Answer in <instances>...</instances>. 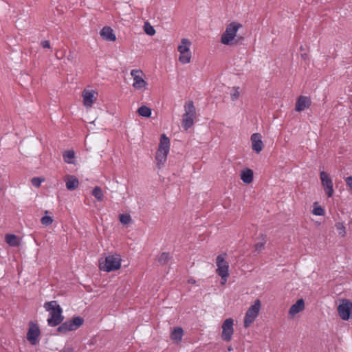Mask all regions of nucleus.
I'll use <instances>...</instances> for the list:
<instances>
[{
  "label": "nucleus",
  "mask_w": 352,
  "mask_h": 352,
  "mask_svg": "<svg viewBox=\"0 0 352 352\" xmlns=\"http://www.w3.org/2000/svg\"><path fill=\"white\" fill-rule=\"evenodd\" d=\"M183 329L181 327H175L171 333L170 338L173 340L180 342L183 336Z\"/></svg>",
  "instance_id": "obj_22"
},
{
  "label": "nucleus",
  "mask_w": 352,
  "mask_h": 352,
  "mask_svg": "<svg viewBox=\"0 0 352 352\" xmlns=\"http://www.w3.org/2000/svg\"><path fill=\"white\" fill-rule=\"evenodd\" d=\"M84 320L80 316L73 318L72 320H69L62 323L58 327V331L61 333H66L67 331H75L78 329L82 324Z\"/></svg>",
  "instance_id": "obj_8"
},
{
  "label": "nucleus",
  "mask_w": 352,
  "mask_h": 352,
  "mask_svg": "<svg viewBox=\"0 0 352 352\" xmlns=\"http://www.w3.org/2000/svg\"><path fill=\"white\" fill-rule=\"evenodd\" d=\"M218 275L221 277V284L225 285L229 276V273H223Z\"/></svg>",
  "instance_id": "obj_36"
},
{
  "label": "nucleus",
  "mask_w": 352,
  "mask_h": 352,
  "mask_svg": "<svg viewBox=\"0 0 352 352\" xmlns=\"http://www.w3.org/2000/svg\"><path fill=\"white\" fill-rule=\"evenodd\" d=\"M184 111L182 126L184 130L187 131L192 126L196 117V109L192 101H188L185 104Z\"/></svg>",
  "instance_id": "obj_3"
},
{
  "label": "nucleus",
  "mask_w": 352,
  "mask_h": 352,
  "mask_svg": "<svg viewBox=\"0 0 352 352\" xmlns=\"http://www.w3.org/2000/svg\"><path fill=\"white\" fill-rule=\"evenodd\" d=\"M41 223L44 226H49L52 223L53 219L50 216H44L41 219Z\"/></svg>",
  "instance_id": "obj_34"
},
{
  "label": "nucleus",
  "mask_w": 352,
  "mask_h": 352,
  "mask_svg": "<svg viewBox=\"0 0 352 352\" xmlns=\"http://www.w3.org/2000/svg\"><path fill=\"white\" fill-rule=\"evenodd\" d=\"M265 243V240L264 239L262 241L257 242L255 244V252H261L264 249V245Z\"/></svg>",
  "instance_id": "obj_33"
},
{
  "label": "nucleus",
  "mask_w": 352,
  "mask_h": 352,
  "mask_svg": "<svg viewBox=\"0 0 352 352\" xmlns=\"http://www.w3.org/2000/svg\"><path fill=\"white\" fill-rule=\"evenodd\" d=\"M67 59H68L69 60H72L73 57H72L71 56H69L67 57Z\"/></svg>",
  "instance_id": "obj_43"
},
{
  "label": "nucleus",
  "mask_w": 352,
  "mask_h": 352,
  "mask_svg": "<svg viewBox=\"0 0 352 352\" xmlns=\"http://www.w3.org/2000/svg\"><path fill=\"white\" fill-rule=\"evenodd\" d=\"M41 45L43 48H50V43L49 41H41Z\"/></svg>",
  "instance_id": "obj_39"
},
{
  "label": "nucleus",
  "mask_w": 352,
  "mask_h": 352,
  "mask_svg": "<svg viewBox=\"0 0 352 352\" xmlns=\"http://www.w3.org/2000/svg\"><path fill=\"white\" fill-rule=\"evenodd\" d=\"M92 195L98 200L102 201L104 197L103 192L101 188L98 186H96L92 190Z\"/></svg>",
  "instance_id": "obj_26"
},
{
  "label": "nucleus",
  "mask_w": 352,
  "mask_h": 352,
  "mask_svg": "<svg viewBox=\"0 0 352 352\" xmlns=\"http://www.w3.org/2000/svg\"><path fill=\"white\" fill-rule=\"evenodd\" d=\"M190 45L191 42L188 38H182L181 43L177 47V51L179 52V61L182 64L190 62L192 57Z\"/></svg>",
  "instance_id": "obj_5"
},
{
  "label": "nucleus",
  "mask_w": 352,
  "mask_h": 352,
  "mask_svg": "<svg viewBox=\"0 0 352 352\" xmlns=\"http://www.w3.org/2000/svg\"><path fill=\"white\" fill-rule=\"evenodd\" d=\"M170 258V256L169 253H168V252H163L159 256L158 261L162 265H166L168 262Z\"/></svg>",
  "instance_id": "obj_30"
},
{
  "label": "nucleus",
  "mask_w": 352,
  "mask_h": 352,
  "mask_svg": "<svg viewBox=\"0 0 352 352\" xmlns=\"http://www.w3.org/2000/svg\"><path fill=\"white\" fill-rule=\"evenodd\" d=\"M73 349L72 347H65L59 352H72Z\"/></svg>",
  "instance_id": "obj_40"
},
{
  "label": "nucleus",
  "mask_w": 352,
  "mask_h": 352,
  "mask_svg": "<svg viewBox=\"0 0 352 352\" xmlns=\"http://www.w3.org/2000/svg\"><path fill=\"white\" fill-rule=\"evenodd\" d=\"M121 261L120 254H109L106 256L104 262L100 261V268L107 272L119 270L121 267Z\"/></svg>",
  "instance_id": "obj_2"
},
{
  "label": "nucleus",
  "mask_w": 352,
  "mask_h": 352,
  "mask_svg": "<svg viewBox=\"0 0 352 352\" xmlns=\"http://www.w3.org/2000/svg\"><path fill=\"white\" fill-rule=\"evenodd\" d=\"M230 97L232 101L236 100L240 96V88L239 87H233L230 89Z\"/></svg>",
  "instance_id": "obj_27"
},
{
  "label": "nucleus",
  "mask_w": 352,
  "mask_h": 352,
  "mask_svg": "<svg viewBox=\"0 0 352 352\" xmlns=\"http://www.w3.org/2000/svg\"><path fill=\"white\" fill-rule=\"evenodd\" d=\"M63 154L70 155V154H75V153H74V151L73 150H68V151H65Z\"/></svg>",
  "instance_id": "obj_41"
},
{
  "label": "nucleus",
  "mask_w": 352,
  "mask_h": 352,
  "mask_svg": "<svg viewBox=\"0 0 352 352\" xmlns=\"http://www.w3.org/2000/svg\"><path fill=\"white\" fill-rule=\"evenodd\" d=\"M227 257V254H221L217 256L216 258V265L217 270L216 272L217 274H223V273H229V263L226 260Z\"/></svg>",
  "instance_id": "obj_13"
},
{
  "label": "nucleus",
  "mask_w": 352,
  "mask_h": 352,
  "mask_svg": "<svg viewBox=\"0 0 352 352\" xmlns=\"http://www.w3.org/2000/svg\"><path fill=\"white\" fill-rule=\"evenodd\" d=\"M64 181L65 182L66 188L69 190L76 189L79 185L78 179L74 175H66Z\"/></svg>",
  "instance_id": "obj_19"
},
{
  "label": "nucleus",
  "mask_w": 352,
  "mask_h": 352,
  "mask_svg": "<svg viewBox=\"0 0 352 352\" xmlns=\"http://www.w3.org/2000/svg\"><path fill=\"white\" fill-rule=\"evenodd\" d=\"M252 149L257 153H260L263 147L262 136L260 133H253L251 136Z\"/></svg>",
  "instance_id": "obj_15"
},
{
  "label": "nucleus",
  "mask_w": 352,
  "mask_h": 352,
  "mask_svg": "<svg viewBox=\"0 0 352 352\" xmlns=\"http://www.w3.org/2000/svg\"><path fill=\"white\" fill-rule=\"evenodd\" d=\"M313 214L316 216H323L325 214L324 210L318 205V202L314 204V208L312 210Z\"/></svg>",
  "instance_id": "obj_25"
},
{
  "label": "nucleus",
  "mask_w": 352,
  "mask_h": 352,
  "mask_svg": "<svg viewBox=\"0 0 352 352\" xmlns=\"http://www.w3.org/2000/svg\"><path fill=\"white\" fill-rule=\"evenodd\" d=\"M305 308V301L303 299L298 300L295 304L292 305L289 310V314L292 316H294Z\"/></svg>",
  "instance_id": "obj_20"
},
{
  "label": "nucleus",
  "mask_w": 352,
  "mask_h": 352,
  "mask_svg": "<svg viewBox=\"0 0 352 352\" xmlns=\"http://www.w3.org/2000/svg\"><path fill=\"white\" fill-rule=\"evenodd\" d=\"M344 181L346 182V186H349L351 190L352 191V176L346 177L344 179Z\"/></svg>",
  "instance_id": "obj_38"
},
{
  "label": "nucleus",
  "mask_w": 352,
  "mask_h": 352,
  "mask_svg": "<svg viewBox=\"0 0 352 352\" xmlns=\"http://www.w3.org/2000/svg\"><path fill=\"white\" fill-rule=\"evenodd\" d=\"M170 149V140L165 134H162L160 138L158 151L161 154H168Z\"/></svg>",
  "instance_id": "obj_17"
},
{
  "label": "nucleus",
  "mask_w": 352,
  "mask_h": 352,
  "mask_svg": "<svg viewBox=\"0 0 352 352\" xmlns=\"http://www.w3.org/2000/svg\"><path fill=\"white\" fill-rule=\"evenodd\" d=\"M221 338L226 342L231 340L234 333V320L231 318L224 320L221 326Z\"/></svg>",
  "instance_id": "obj_11"
},
{
  "label": "nucleus",
  "mask_w": 352,
  "mask_h": 352,
  "mask_svg": "<svg viewBox=\"0 0 352 352\" xmlns=\"http://www.w3.org/2000/svg\"><path fill=\"white\" fill-rule=\"evenodd\" d=\"M63 161L68 164L76 165L77 159L76 155H63Z\"/></svg>",
  "instance_id": "obj_31"
},
{
  "label": "nucleus",
  "mask_w": 352,
  "mask_h": 352,
  "mask_svg": "<svg viewBox=\"0 0 352 352\" xmlns=\"http://www.w3.org/2000/svg\"><path fill=\"white\" fill-rule=\"evenodd\" d=\"M98 93L94 90L84 89L82 92L83 104L86 108H91L96 99Z\"/></svg>",
  "instance_id": "obj_14"
},
{
  "label": "nucleus",
  "mask_w": 352,
  "mask_h": 352,
  "mask_svg": "<svg viewBox=\"0 0 352 352\" xmlns=\"http://www.w3.org/2000/svg\"><path fill=\"white\" fill-rule=\"evenodd\" d=\"M41 334L38 326L33 322H29V329L27 333V340L31 344L35 345Z\"/></svg>",
  "instance_id": "obj_12"
},
{
  "label": "nucleus",
  "mask_w": 352,
  "mask_h": 352,
  "mask_svg": "<svg viewBox=\"0 0 352 352\" xmlns=\"http://www.w3.org/2000/svg\"><path fill=\"white\" fill-rule=\"evenodd\" d=\"M188 283H190V284H195L196 283V280L193 278H190L188 280Z\"/></svg>",
  "instance_id": "obj_42"
},
{
  "label": "nucleus",
  "mask_w": 352,
  "mask_h": 352,
  "mask_svg": "<svg viewBox=\"0 0 352 352\" xmlns=\"http://www.w3.org/2000/svg\"><path fill=\"white\" fill-rule=\"evenodd\" d=\"M43 181V179L40 177H34L32 179V184L35 187H39Z\"/></svg>",
  "instance_id": "obj_35"
},
{
  "label": "nucleus",
  "mask_w": 352,
  "mask_h": 352,
  "mask_svg": "<svg viewBox=\"0 0 352 352\" xmlns=\"http://www.w3.org/2000/svg\"><path fill=\"white\" fill-rule=\"evenodd\" d=\"M261 309V301L257 299L251 305L245 313L244 318V327H249L258 316Z\"/></svg>",
  "instance_id": "obj_6"
},
{
  "label": "nucleus",
  "mask_w": 352,
  "mask_h": 352,
  "mask_svg": "<svg viewBox=\"0 0 352 352\" xmlns=\"http://www.w3.org/2000/svg\"><path fill=\"white\" fill-rule=\"evenodd\" d=\"M119 220L120 223L123 225H128L129 224L132 219L131 217V215L129 214H121L119 216Z\"/></svg>",
  "instance_id": "obj_29"
},
{
  "label": "nucleus",
  "mask_w": 352,
  "mask_h": 352,
  "mask_svg": "<svg viewBox=\"0 0 352 352\" xmlns=\"http://www.w3.org/2000/svg\"><path fill=\"white\" fill-rule=\"evenodd\" d=\"M320 179L321 181L322 186L323 187L325 195L327 197L330 198L333 195V184L332 179L324 170L320 173Z\"/></svg>",
  "instance_id": "obj_9"
},
{
  "label": "nucleus",
  "mask_w": 352,
  "mask_h": 352,
  "mask_svg": "<svg viewBox=\"0 0 352 352\" xmlns=\"http://www.w3.org/2000/svg\"><path fill=\"white\" fill-rule=\"evenodd\" d=\"M338 311L343 320H349L352 318V302L348 300H342L338 307Z\"/></svg>",
  "instance_id": "obj_10"
},
{
  "label": "nucleus",
  "mask_w": 352,
  "mask_h": 352,
  "mask_svg": "<svg viewBox=\"0 0 352 352\" xmlns=\"http://www.w3.org/2000/svg\"><path fill=\"white\" fill-rule=\"evenodd\" d=\"M310 100L309 98L303 96H300L296 103V111L300 112L309 107L310 104Z\"/></svg>",
  "instance_id": "obj_18"
},
{
  "label": "nucleus",
  "mask_w": 352,
  "mask_h": 352,
  "mask_svg": "<svg viewBox=\"0 0 352 352\" xmlns=\"http://www.w3.org/2000/svg\"><path fill=\"white\" fill-rule=\"evenodd\" d=\"M241 27V25L236 22L230 23L221 35V43L227 45H232L235 36H236V33Z\"/></svg>",
  "instance_id": "obj_4"
},
{
  "label": "nucleus",
  "mask_w": 352,
  "mask_h": 352,
  "mask_svg": "<svg viewBox=\"0 0 352 352\" xmlns=\"http://www.w3.org/2000/svg\"><path fill=\"white\" fill-rule=\"evenodd\" d=\"M232 349L231 347H230V348L228 349V350H229V351H231Z\"/></svg>",
  "instance_id": "obj_44"
},
{
  "label": "nucleus",
  "mask_w": 352,
  "mask_h": 352,
  "mask_svg": "<svg viewBox=\"0 0 352 352\" xmlns=\"http://www.w3.org/2000/svg\"><path fill=\"white\" fill-rule=\"evenodd\" d=\"M337 227V229L339 232V234H341L342 236H344L345 234V228L344 226L341 224V223H339L336 226Z\"/></svg>",
  "instance_id": "obj_37"
},
{
  "label": "nucleus",
  "mask_w": 352,
  "mask_h": 352,
  "mask_svg": "<svg viewBox=\"0 0 352 352\" xmlns=\"http://www.w3.org/2000/svg\"><path fill=\"white\" fill-rule=\"evenodd\" d=\"M6 242L12 247H16L19 245L18 239L16 235L12 234H8L5 237Z\"/></svg>",
  "instance_id": "obj_23"
},
{
  "label": "nucleus",
  "mask_w": 352,
  "mask_h": 352,
  "mask_svg": "<svg viewBox=\"0 0 352 352\" xmlns=\"http://www.w3.org/2000/svg\"><path fill=\"white\" fill-rule=\"evenodd\" d=\"M44 307L49 312L47 324L50 327H56L63 320V310L56 301L52 300L44 304Z\"/></svg>",
  "instance_id": "obj_1"
},
{
  "label": "nucleus",
  "mask_w": 352,
  "mask_h": 352,
  "mask_svg": "<svg viewBox=\"0 0 352 352\" xmlns=\"http://www.w3.org/2000/svg\"><path fill=\"white\" fill-rule=\"evenodd\" d=\"M144 32L149 36H153L155 34V30L148 22H146L144 25Z\"/></svg>",
  "instance_id": "obj_32"
},
{
  "label": "nucleus",
  "mask_w": 352,
  "mask_h": 352,
  "mask_svg": "<svg viewBox=\"0 0 352 352\" xmlns=\"http://www.w3.org/2000/svg\"><path fill=\"white\" fill-rule=\"evenodd\" d=\"M138 114L144 118H149L151 115V109L146 105H142L138 109Z\"/></svg>",
  "instance_id": "obj_24"
},
{
  "label": "nucleus",
  "mask_w": 352,
  "mask_h": 352,
  "mask_svg": "<svg viewBox=\"0 0 352 352\" xmlns=\"http://www.w3.org/2000/svg\"><path fill=\"white\" fill-rule=\"evenodd\" d=\"M100 35L103 40L107 41H115L116 39V36L113 29L109 26H104L100 30Z\"/></svg>",
  "instance_id": "obj_16"
},
{
  "label": "nucleus",
  "mask_w": 352,
  "mask_h": 352,
  "mask_svg": "<svg viewBox=\"0 0 352 352\" xmlns=\"http://www.w3.org/2000/svg\"><path fill=\"white\" fill-rule=\"evenodd\" d=\"M241 179L245 184H250L253 180L254 173L250 168H244L241 171Z\"/></svg>",
  "instance_id": "obj_21"
},
{
  "label": "nucleus",
  "mask_w": 352,
  "mask_h": 352,
  "mask_svg": "<svg viewBox=\"0 0 352 352\" xmlns=\"http://www.w3.org/2000/svg\"><path fill=\"white\" fill-rule=\"evenodd\" d=\"M167 155H155V162L158 168H161L164 166L166 162Z\"/></svg>",
  "instance_id": "obj_28"
},
{
  "label": "nucleus",
  "mask_w": 352,
  "mask_h": 352,
  "mask_svg": "<svg viewBox=\"0 0 352 352\" xmlns=\"http://www.w3.org/2000/svg\"><path fill=\"white\" fill-rule=\"evenodd\" d=\"M130 74L133 77V87L138 91H144L146 89L147 82L144 78L143 72L141 69H132Z\"/></svg>",
  "instance_id": "obj_7"
}]
</instances>
